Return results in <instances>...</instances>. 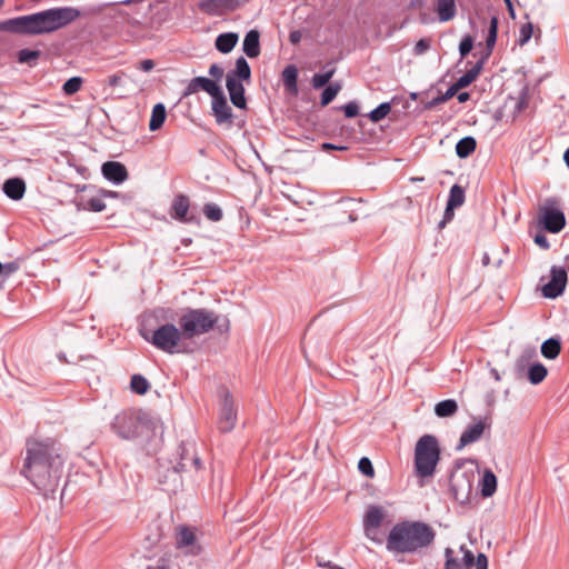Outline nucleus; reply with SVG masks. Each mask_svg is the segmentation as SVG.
I'll return each mask as SVG.
<instances>
[{
	"label": "nucleus",
	"mask_w": 569,
	"mask_h": 569,
	"mask_svg": "<svg viewBox=\"0 0 569 569\" xmlns=\"http://www.w3.org/2000/svg\"><path fill=\"white\" fill-rule=\"evenodd\" d=\"M64 449L53 439H29L26 443L23 475L44 497L53 495L61 481L64 466Z\"/></svg>",
	"instance_id": "obj_1"
},
{
	"label": "nucleus",
	"mask_w": 569,
	"mask_h": 569,
	"mask_svg": "<svg viewBox=\"0 0 569 569\" xmlns=\"http://www.w3.org/2000/svg\"><path fill=\"white\" fill-rule=\"evenodd\" d=\"M79 17L80 11L76 8H54L1 21L0 31L23 34L49 33L68 26Z\"/></svg>",
	"instance_id": "obj_2"
},
{
	"label": "nucleus",
	"mask_w": 569,
	"mask_h": 569,
	"mask_svg": "<svg viewBox=\"0 0 569 569\" xmlns=\"http://www.w3.org/2000/svg\"><path fill=\"white\" fill-rule=\"evenodd\" d=\"M435 538L436 531L427 522L403 520L389 531L386 549L392 553H417L430 547Z\"/></svg>",
	"instance_id": "obj_3"
},
{
	"label": "nucleus",
	"mask_w": 569,
	"mask_h": 569,
	"mask_svg": "<svg viewBox=\"0 0 569 569\" xmlns=\"http://www.w3.org/2000/svg\"><path fill=\"white\" fill-rule=\"evenodd\" d=\"M154 428L149 413L142 410L129 409L118 413L111 422L112 431L122 439L130 440Z\"/></svg>",
	"instance_id": "obj_4"
},
{
	"label": "nucleus",
	"mask_w": 569,
	"mask_h": 569,
	"mask_svg": "<svg viewBox=\"0 0 569 569\" xmlns=\"http://www.w3.org/2000/svg\"><path fill=\"white\" fill-rule=\"evenodd\" d=\"M218 322L219 316L204 308H187L179 318V327L184 339L204 335L212 330Z\"/></svg>",
	"instance_id": "obj_5"
},
{
	"label": "nucleus",
	"mask_w": 569,
	"mask_h": 569,
	"mask_svg": "<svg viewBox=\"0 0 569 569\" xmlns=\"http://www.w3.org/2000/svg\"><path fill=\"white\" fill-rule=\"evenodd\" d=\"M440 460V447L433 435H423L415 447V471L418 477H431Z\"/></svg>",
	"instance_id": "obj_6"
},
{
	"label": "nucleus",
	"mask_w": 569,
	"mask_h": 569,
	"mask_svg": "<svg viewBox=\"0 0 569 569\" xmlns=\"http://www.w3.org/2000/svg\"><path fill=\"white\" fill-rule=\"evenodd\" d=\"M140 335L147 342L166 353L187 352L181 343L184 339L183 333L172 323H164L153 331L141 330Z\"/></svg>",
	"instance_id": "obj_7"
},
{
	"label": "nucleus",
	"mask_w": 569,
	"mask_h": 569,
	"mask_svg": "<svg viewBox=\"0 0 569 569\" xmlns=\"http://www.w3.org/2000/svg\"><path fill=\"white\" fill-rule=\"evenodd\" d=\"M475 472L472 470H463L457 465L451 471L449 479L450 492L456 501L466 503L472 493V485Z\"/></svg>",
	"instance_id": "obj_8"
},
{
	"label": "nucleus",
	"mask_w": 569,
	"mask_h": 569,
	"mask_svg": "<svg viewBox=\"0 0 569 569\" xmlns=\"http://www.w3.org/2000/svg\"><path fill=\"white\" fill-rule=\"evenodd\" d=\"M497 32H498V19L496 17H492L490 20L488 37L486 40L487 53L483 58H481L476 64H473L463 76H461L456 81L458 87L463 89V88L468 87L469 84H471L479 77L481 70L483 69L485 60L491 54L492 49L496 44Z\"/></svg>",
	"instance_id": "obj_9"
},
{
	"label": "nucleus",
	"mask_w": 569,
	"mask_h": 569,
	"mask_svg": "<svg viewBox=\"0 0 569 569\" xmlns=\"http://www.w3.org/2000/svg\"><path fill=\"white\" fill-rule=\"evenodd\" d=\"M558 207L559 200L552 197L547 198L545 204L540 208V222L551 233L560 232L566 226L565 213Z\"/></svg>",
	"instance_id": "obj_10"
},
{
	"label": "nucleus",
	"mask_w": 569,
	"mask_h": 569,
	"mask_svg": "<svg viewBox=\"0 0 569 569\" xmlns=\"http://www.w3.org/2000/svg\"><path fill=\"white\" fill-rule=\"evenodd\" d=\"M386 518V511L382 507L371 505L367 508L363 516V532L365 536L377 545H382L385 539L380 533V527Z\"/></svg>",
	"instance_id": "obj_11"
},
{
	"label": "nucleus",
	"mask_w": 569,
	"mask_h": 569,
	"mask_svg": "<svg viewBox=\"0 0 569 569\" xmlns=\"http://www.w3.org/2000/svg\"><path fill=\"white\" fill-rule=\"evenodd\" d=\"M222 402L221 408L219 412V419H218V429L220 432H230L237 421V410L234 408V402L231 393L224 389L221 392Z\"/></svg>",
	"instance_id": "obj_12"
},
{
	"label": "nucleus",
	"mask_w": 569,
	"mask_h": 569,
	"mask_svg": "<svg viewBox=\"0 0 569 569\" xmlns=\"http://www.w3.org/2000/svg\"><path fill=\"white\" fill-rule=\"evenodd\" d=\"M568 274L565 268L552 266L550 268V280L547 282L541 291L542 296L548 299H556L561 296L566 289Z\"/></svg>",
	"instance_id": "obj_13"
},
{
	"label": "nucleus",
	"mask_w": 569,
	"mask_h": 569,
	"mask_svg": "<svg viewBox=\"0 0 569 569\" xmlns=\"http://www.w3.org/2000/svg\"><path fill=\"white\" fill-rule=\"evenodd\" d=\"M179 460L173 467L174 473L184 472L189 469L199 470L201 468V460L197 456L194 446L192 443L181 442L177 449Z\"/></svg>",
	"instance_id": "obj_14"
},
{
	"label": "nucleus",
	"mask_w": 569,
	"mask_h": 569,
	"mask_svg": "<svg viewBox=\"0 0 569 569\" xmlns=\"http://www.w3.org/2000/svg\"><path fill=\"white\" fill-rule=\"evenodd\" d=\"M190 199L183 193H178L171 203L169 214L172 219L182 223H199V218L189 214Z\"/></svg>",
	"instance_id": "obj_15"
},
{
	"label": "nucleus",
	"mask_w": 569,
	"mask_h": 569,
	"mask_svg": "<svg viewBox=\"0 0 569 569\" xmlns=\"http://www.w3.org/2000/svg\"><path fill=\"white\" fill-rule=\"evenodd\" d=\"M244 0H201L198 8L210 16H221L228 11L238 9Z\"/></svg>",
	"instance_id": "obj_16"
},
{
	"label": "nucleus",
	"mask_w": 569,
	"mask_h": 569,
	"mask_svg": "<svg viewBox=\"0 0 569 569\" xmlns=\"http://www.w3.org/2000/svg\"><path fill=\"white\" fill-rule=\"evenodd\" d=\"M491 421L489 418H480L476 423L469 425L460 436L458 449H461L470 443L478 441L487 428H490Z\"/></svg>",
	"instance_id": "obj_17"
},
{
	"label": "nucleus",
	"mask_w": 569,
	"mask_h": 569,
	"mask_svg": "<svg viewBox=\"0 0 569 569\" xmlns=\"http://www.w3.org/2000/svg\"><path fill=\"white\" fill-rule=\"evenodd\" d=\"M200 90L206 91L211 97H216V94H219L222 89L217 84L216 81L211 79L204 77H196L188 83L184 96L197 93Z\"/></svg>",
	"instance_id": "obj_18"
},
{
	"label": "nucleus",
	"mask_w": 569,
	"mask_h": 569,
	"mask_svg": "<svg viewBox=\"0 0 569 569\" xmlns=\"http://www.w3.org/2000/svg\"><path fill=\"white\" fill-rule=\"evenodd\" d=\"M226 86L229 91L231 102L240 109H244L247 101L244 98V88L239 79L234 74H227Z\"/></svg>",
	"instance_id": "obj_19"
},
{
	"label": "nucleus",
	"mask_w": 569,
	"mask_h": 569,
	"mask_svg": "<svg viewBox=\"0 0 569 569\" xmlns=\"http://www.w3.org/2000/svg\"><path fill=\"white\" fill-rule=\"evenodd\" d=\"M103 177L116 183L120 184L128 179V171L124 164L118 161H107L101 167Z\"/></svg>",
	"instance_id": "obj_20"
},
{
	"label": "nucleus",
	"mask_w": 569,
	"mask_h": 569,
	"mask_svg": "<svg viewBox=\"0 0 569 569\" xmlns=\"http://www.w3.org/2000/svg\"><path fill=\"white\" fill-rule=\"evenodd\" d=\"M177 548H188V553L197 556L200 553V546L196 543L194 531L189 527H180L176 540Z\"/></svg>",
	"instance_id": "obj_21"
},
{
	"label": "nucleus",
	"mask_w": 569,
	"mask_h": 569,
	"mask_svg": "<svg viewBox=\"0 0 569 569\" xmlns=\"http://www.w3.org/2000/svg\"><path fill=\"white\" fill-rule=\"evenodd\" d=\"M212 110L218 123L231 121L232 110L229 107L222 90L219 94L212 97Z\"/></svg>",
	"instance_id": "obj_22"
},
{
	"label": "nucleus",
	"mask_w": 569,
	"mask_h": 569,
	"mask_svg": "<svg viewBox=\"0 0 569 569\" xmlns=\"http://www.w3.org/2000/svg\"><path fill=\"white\" fill-rule=\"evenodd\" d=\"M3 192L12 200H20L26 192V183L21 178H10L3 183Z\"/></svg>",
	"instance_id": "obj_23"
},
{
	"label": "nucleus",
	"mask_w": 569,
	"mask_h": 569,
	"mask_svg": "<svg viewBox=\"0 0 569 569\" xmlns=\"http://www.w3.org/2000/svg\"><path fill=\"white\" fill-rule=\"evenodd\" d=\"M260 34L257 30H250L243 40V52L249 58H257L260 54Z\"/></svg>",
	"instance_id": "obj_24"
},
{
	"label": "nucleus",
	"mask_w": 569,
	"mask_h": 569,
	"mask_svg": "<svg viewBox=\"0 0 569 569\" xmlns=\"http://www.w3.org/2000/svg\"><path fill=\"white\" fill-rule=\"evenodd\" d=\"M537 352L533 348L525 349L521 355L517 358L515 363V373L518 378H522L525 376L526 370H528L531 360L536 357Z\"/></svg>",
	"instance_id": "obj_25"
},
{
	"label": "nucleus",
	"mask_w": 569,
	"mask_h": 569,
	"mask_svg": "<svg viewBox=\"0 0 569 569\" xmlns=\"http://www.w3.org/2000/svg\"><path fill=\"white\" fill-rule=\"evenodd\" d=\"M436 10L440 21H449L456 16V1L436 0Z\"/></svg>",
	"instance_id": "obj_26"
},
{
	"label": "nucleus",
	"mask_w": 569,
	"mask_h": 569,
	"mask_svg": "<svg viewBox=\"0 0 569 569\" xmlns=\"http://www.w3.org/2000/svg\"><path fill=\"white\" fill-rule=\"evenodd\" d=\"M238 39L237 33H221L216 39V48L221 53H229L236 47Z\"/></svg>",
	"instance_id": "obj_27"
},
{
	"label": "nucleus",
	"mask_w": 569,
	"mask_h": 569,
	"mask_svg": "<svg viewBox=\"0 0 569 569\" xmlns=\"http://www.w3.org/2000/svg\"><path fill=\"white\" fill-rule=\"evenodd\" d=\"M458 411V403L455 399H446L435 406V413L439 418L452 417Z\"/></svg>",
	"instance_id": "obj_28"
},
{
	"label": "nucleus",
	"mask_w": 569,
	"mask_h": 569,
	"mask_svg": "<svg viewBox=\"0 0 569 569\" xmlns=\"http://www.w3.org/2000/svg\"><path fill=\"white\" fill-rule=\"evenodd\" d=\"M497 490V477L490 470L486 469L481 480V495L485 498L491 497Z\"/></svg>",
	"instance_id": "obj_29"
},
{
	"label": "nucleus",
	"mask_w": 569,
	"mask_h": 569,
	"mask_svg": "<svg viewBox=\"0 0 569 569\" xmlns=\"http://www.w3.org/2000/svg\"><path fill=\"white\" fill-rule=\"evenodd\" d=\"M298 70L293 64L287 66L282 71V81L284 87L291 93L298 92L297 87Z\"/></svg>",
	"instance_id": "obj_30"
},
{
	"label": "nucleus",
	"mask_w": 569,
	"mask_h": 569,
	"mask_svg": "<svg viewBox=\"0 0 569 569\" xmlns=\"http://www.w3.org/2000/svg\"><path fill=\"white\" fill-rule=\"evenodd\" d=\"M461 90L460 87L455 82L443 94H439L436 98H432L431 100L423 101V108L425 109H432L437 107L438 104L445 103L449 99H451L453 96L458 94V91Z\"/></svg>",
	"instance_id": "obj_31"
},
{
	"label": "nucleus",
	"mask_w": 569,
	"mask_h": 569,
	"mask_svg": "<svg viewBox=\"0 0 569 569\" xmlns=\"http://www.w3.org/2000/svg\"><path fill=\"white\" fill-rule=\"evenodd\" d=\"M547 375V368L540 362L532 363L527 370V378L532 385L542 382Z\"/></svg>",
	"instance_id": "obj_32"
},
{
	"label": "nucleus",
	"mask_w": 569,
	"mask_h": 569,
	"mask_svg": "<svg viewBox=\"0 0 569 569\" xmlns=\"http://www.w3.org/2000/svg\"><path fill=\"white\" fill-rule=\"evenodd\" d=\"M561 350L560 340L557 338H549L541 345V353L547 359H556Z\"/></svg>",
	"instance_id": "obj_33"
},
{
	"label": "nucleus",
	"mask_w": 569,
	"mask_h": 569,
	"mask_svg": "<svg viewBox=\"0 0 569 569\" xmlns=\"http://www.w3.org/2000/svg\"><path fill=\"white\" fill-rule=\"evenodd\" d=\"M167 117L166 108L162 103H157L152 108L149 128L152 131L158 130L164 122Z\"/></svg>",
	"instance_id": "obj_34"
},
{
	"label": "nucleus",
	"mask_w": 569,
	"mask_h": 569,
	"mask_svg": "<svg viewBox=\"0 0 569 569\" xmlns=\"http://www.w3.org/2000/svg\"><path fill=\"white\" fill-rule=\"evenodd\" d=\"M465 202V189L459 184H453L449 192V198L447 204H449V210H455L456 208L462 206Z\"/></svg>",
	"instance_id": "obj_35"
},
{
	"label": "nucleus",
	"mask_w": 569,
	"mask_h": 569,
	"mask_svg": "<svg viewBox=\"0 0 569 569\" xmlns=\"http://www.w3.org/2000/svg\"><path fill=\"white\" fill-rule=\"evenodd\" d=\"M229 74H234V77L239 80L249 81L251 77V70L246 59L240 57L236 61L234 72H230Z\"/></svg>",
	"instance_id": "obj_36"
},
{
	"label": "nucleus",
	"mask_w": 569,
	"mask_h": 569,
	"mask_svg": "<svg viewBox=\"0 0 569 569\" xmlns=\"http://www.w3.org/2000/svg\"><path fill=\"white\" fill-rule=\"evenodd\" d=\"M130 387L132 389V391H134L137 395H144L149 388H150V385L148 382V380L141 376V375H133L131 377V383H130Z\"/></svg>",
	"instance_id": "obj_37"
},
{
	"label": "nucleus",
	"mask_w": 569,
	"mask_h": 569,
	"mask_svg": "<svg viewBox=\"0 0 569 569\" xmlns=\"http://www.w3.org/2000/svg\"><path fill=\"white\" fill-rule=\"evenodd\" d=\"M203 214L210 221L218 222L222 219L223 213L220 207L216 203H206L203 206Z\"/></svg>",
	"instance_id": "obj_38"
},
{
	"label": "nucleus",
	"mask_w": 569,
	"mask_h": 569,
	"mask_svg": "<svg viewBox=\"0 0 569 569\" xmlns=\"http://www.w3.org/2000/svg\"><path fill=\"white\" fill-rule=\"evenodd\" d=\"M82 83H83V80L81 77H72L63 83L62 90H63L64 94L72 96L81 89Z\"/></svg>",
	"instance_id": "obj_39"
},
{
	"label": "nucleus",
	"mask_w": 569,
	"mask_h": 569,
	"mask_svg": "<svg viewBox=\"0 0 569 569\" xmlns=\"http://www.w3.org/2000/svg\"><path fill=\"white\" fill-rule=\"evenodd\" d=\"M390 111L391 104L389 102H383L369 113V119L372 122H378L386 118L390 113Z\"/></svg>",
	"instance_id": "obj_40"
},
{
	"label": "nucleus",
	"mask_w": 569,
	"mask_h": 569,
	"mask_svg": "<svg viewBox=\"0 0 569 569\" xmlns=\"http://www.w3.org/2000/svg\"><path fill=\"white\" fill-rule=\"evenodd\" d=\"M39 57V50L22 49L18 52V61L20 63H28L29 66H33Z\"/></svg>",
	"instance_id": "obj_41"
},
{
	"label": "nucleus",
	"mask_w": 569,
	"mask_h": 569,
	"mask_svg": "<svg viewBox=\"0 0 569 569\" xmlns=\"http://www.w3.org/2000/svg\"><path fill=\"white\" fill-rule=\"evenodd\" d=\"M453 550L451 548H446L445 550V567L443 569H466V566L462 565V561L453 556Z\"/></svg>",
	"instance_id": "obj_42"
},
{
	"label": "nucleus",
	"mask_w": 569,
	"mask_h": 569,
	"mask_svg": "<svg viewBox=\"0 0 569 569\" xmlns=\"http://www.w3.org/2000/svg\"><path fill=\"white\" fill-rule=\"evenodd\" d=\"M335 72H336V69L331 68L330 70H328L323 73L313 74L312 80H311L313 88L320 89V88L325 87L330 81V79L333 77Z\"/></svg>",
	"instance_id": "obj_43"
},
{
	"label": "nucleus",
	"mask_w": 569,
	"mask_h": 569,
	"mask_svg": "<svg viewBox=\"0 0 569 569\" xmlns=\"http://www.w3.org/2000/svg\"><path fill=\"white\" fill-rule=\"evenodd\" d=\"M341 86L339 83L328 86L321 94V104L328 106L340 91Z\"/></svg>",
	"instance_id": "obj_44"
},
{
	"label": "nucleus",
	"mask_w": 569,
	"mask_h": 569,
	"mask_svg": "<svg viewBox=\"0 0 569 569\" xmlns=\"http://www.w3.org/2000/svg\"><path fill=\"white\" fill-rule=\"evenodd\" d=\"M532 33H533V24L531 22L523 23L519 30L518 43L520 46H525L531 39Z\"/></svg>",
	"instance_id": "obj_45"
},
{
	"label": "nucleus",
	"mask_w": 569,
	"mask_h": 569,
	"mask_svg": "<svg viewBox=\"0 0 569 569\" xmlns=\"http://www.w3.org/2000/svg\"><path fill=\"white\" fill-rule=\"evenodd\" d=\"M358 469L359 471L365 475L368 478L375 477V468L372 466V462L369 458L362 457L358 462Z\"/></svg>",
	"instance_id": "obj_46"
},
{
	"label": "nucleus",
	"mask_w": 569,
	"mask_h": 569,
	"mask_svg": "<svg viewBox=\"0 0 569 569\" xmlns=\"http://www.w3.org/2000/svg\"><path fill=\"white\" fill-rule=\"evenodd\" d=\"M83 209L93 211V212H101L106 209V203L102 199L98 197H92L87 201V204L83 207Z\"/></svg>",
	"instance_id": "obj_47"
},
{
	"label": "nucleus",
	"mask_w": 569,
	"mask_h": 569,
	"mask_svg": "<svg viewBox=\"0 0 569 569\" xmlns=\"http://www.w3.org/2000/svg\"><path fill=\"white\" fill-rule=\"evenodd\" d=\"M460 551L463 553V558L461 560L462 565L466 566V569L472 568L476 560L472 551L469 550L465 545L460 547Z\"/></svg>",
	"instance_id": "obj_48"
},
{
	"label": "nucleus",
	"mask_w": 569,
	"mask_h": 569,
	"mask_svg": "<svg viewBox=\"0 0 569 569\" xmlns=\"http://www.w3.org/2000/svg\"><path fill=\"white\" fill-rule=\"evenodd\" d=\"M477 144H456V152L459 158H467L476 150Z\"/></svg>",
	"instance_id": "obj_49"
},
{
	"label": "nucleus",
	"mask_w": 569,
	"mask_h": 569,
	"mask_svg": "<svg viewBox=\"0 0 569 569\" xmlns=\"http://www.w3.org/2000/svg\"><path fill=\"white\" fill-rule=\"evenodd\" d=\"M473 46V40L470 36L465 37L459 46V51L461 57H466L471 50Z\"/></svg>",
	"instance_id": "obj_50"
},
{
	"label": "nucleus",
	"mask_w": 569,
	"mask_h": 569,
	"mask_svg": "<svg viewBox=\"0 0 569 569\" xmlns=\"http://www.w3.org/2000/svg\"><path fill=\"white\" fill-rule=\"evenodd\" d=\"M430 43L431 42L429 39H420L419 41H417V43L413 48V53L416 56L423 54L425 52H427L430 49Z\"/></svg>",
	"instance_id": "obj_51"
},
{
	"label": "nucleus",
	"mask_w": 569,
	"mask_h": 569,
	"mask_svg": "<svg viewBox=\"0 0 569 569\" xmlns=\"http://www.w3.org/2000/svg\"><path fill=\"white\" fill-rule=\"evenodd\" d=\"M19 268H20V264L18 261H10L7 263H2V274L1 276H3L4 278H8L9 276H11L16 271H18Z\"/></svg>",
	"instance_id": "obj_52"
},
{
	"label": "nucleus",
	"mask_w": 569,
	"mask_h": 569,
	"mask_svg": "<svg viewBox=\"0 0 569 569\" xmlns=\"http://www.w3.org/2000/svg\"><path fill=\"white\" fill-rule=\"evenodd\" d=\"M343 111L346 117L353 118L358 114L359 107L356 102H349L343 107Z\"/></svg>",
	"instance_id": "obj_53"
},
{
	"label": "nucleus",
	"mask_w": 569,
	"mask_h": 569,
	"mask_svg": "<svg viewBox=\"0 0 569 569\" xmlns=\"http://www.w3.org/2000/svg\"><path fill=\"white\" fill-rule=\"evenodd\" d=\"M473 566H476V569H488V558L485 553H478Z\"/></svg>",
	"instance_id": "obj_54"
},
{
	"label": "nucleus",
	"mask_w": 569,
	"mask_h": 569,
	"mask_svg": "<svg viewBox=\"0 0 569 569\" xmlns=\"http://www.w3.org/2000/svg\"><path fill=\"white\" fill-rule=\"evenodd\" d=\"M321 150L323 152L330 153L333 150L343 151L348 150L347 144H321Z\"/></svg>",
	"instance_id": "obj_55"
},
{
	"label": "nucleus",
	"mask_w": 569,
	"mask_h": 569,
	"mask_svg": "<svg viewBox=\"0 0 569 569\" xmlns=\"http://www.w3.org/2000/svg\"><path fill=\"white\" fill-rule=\"evenodd\" d=\"M535 242L542 249H549L550 244L547 237L543 233H537L535 236Z\"/></svg>",
	"instance_id": "obj_56"
},
{
	"label": "nucleus",
	"mask_w": 569,
	"mask_h": 569,
	"mask_svg": "<svg viewBox=\"0 0 569 569\" xmlns=\"http://www.w3.org/2000/svg\"><path fill=\"white\" fill-rule=\"evenodd\" d=\"M209 74L217 80H220L223 76V69L218 64H211L209 68Z\"/></svg>",
	"instance_id": "obj_57"
},
{
	"label": "nucleus",
	"mask_w": 569,
	"mask_h": 569,
	"mask_svg": "<svg viewBox=\"0 0 569 569\" xmlns=\"http://www.w3.org/2000/svg\"><path fill=\"white\" fill-rule=\"evenodd\" d=\"M453 218V210H449V204H447L445 210L443 219L439 222V228L442 229L448 221Z\"/></svg>",
	"instance_id": "obj_58"
},
{
	"label": "nucleus",
	"mask_w": 569,
	"mask_h": 569,
	"mask_svg": "<svg viewBox=\"0 0 569 569\" xmlns=\"http://www.w3.org/2000/svg\"><path fill=\"white\" fill-rule=\"evenodd\" d=\"M147 569H170L168 565V560L166 558H160L157 565H150Z\"/></svg>",
	"instance_id": "obj_59"
},
{
	"label": "nucleus",
	"mask_w": 569,
	"mask_h": 569,
	"mask_svg": "<svg viewBox=\"0 0 569 569\" xmlns=\"http://www.w3.org/2000/svg\"><path fill=\"white\" fill-rule=\"evenodd\" d=\"M153 67H154V62H153V60H151V59L142 60V61L140 62V66H139V68H140L142 71H144V72H149V71H151V70L153 69Z\"/></svg>",
	"instance_id": "obj_60"
},
{
	"label": "nucleus",
	"mask_w": 569,
	"mask_h": 569,
	"mask_svg": "<svg viewBox=\"0 0 569 569\" xmlns=\"http://www.w3.org/2000/svg\"><path fill=\"white\" fill-rule=\"evenodd\" d=\"M301 32L299 30L291 31L289 34V40L292 44H297L301 40Z\"/></svg>",
	"instance_id": "obj_61"
},
{
	"label": "nucleus",
	"mask_w": 569,
	"mask_h": 569,
	"mask_svg": "<svg viewBox=\"0 0 569 569\" xmlns=\"http://www.w3.org/2000/svg\"><path fill=\"white\" fill-rule=\"evenodd\" d=\"M121 81V77L119 74L109 76L107 82L110 87H117Z\"/></svg>",
	"instance_id": "obj_62"
},
{
	"label": "nucleus",
	"mask_w": 569,
	"mask_h": 569,
	"mask_svg": "<svg viewBox=\"0 0 569 569\" xmlns=\"http://www.w3.org/2000/svg\"><path fill=\"white\" fill-rule=\"evenodd\" d=\"M469 98H470V94L468 92H460L457 94V99L460 103L468 101Z\"/></svg>",
	"instance_id": "obj_63"
},
{
	"label": "nucleus",
	"mask_w": 569,
	"mask_h": 569,
	"mask_svg": "<svg viewBox=\"0 0 569 569\" xmlns=\"http://www.w3.org/2000/svg\"><path fill=\"white\" fill-rule=\"evenodd\" d=\"M563 160H565L567 168L569 169V148L563 153Z\"/></svg>",
	"instance_id": "obj_64"
}]
</instances>
